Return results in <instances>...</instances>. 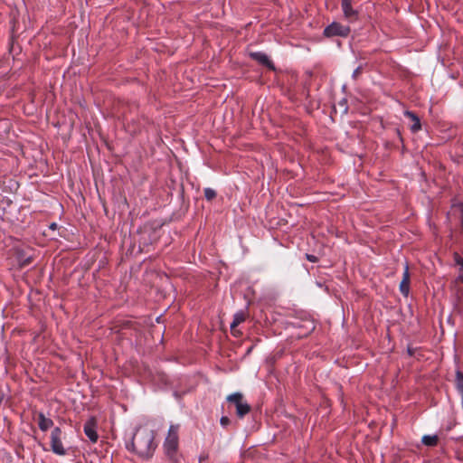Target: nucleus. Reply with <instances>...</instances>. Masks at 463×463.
Listing matches in <instances>:
<instances>
[{
  "label": "nucleus",
  "mask_w": 463,
  "mask_h": 463,
  "mask_svg": "<svg viewBox=\"0 0 463 463\" xmlns=\"http://www.w3.org/2000/svg\"><path fill=\"white\" fill-rule=\"evenodd\" d=\"M456 381L458 387L463 389V373L461 372H457Z\"/></svg>",
  "instance_id": "16"
},
{
  "label": "nucleus",
  "mask_w": 463,
  "mask_h": 463,
  "mask_svg": "<svg viewBox=\"0 0 463 463\" xmlns=\"http://www.w3.org/2000/svg\"><path fill=\"white\" fill-rule=\"evenodd\" d=\"M351 32V29L347 25H344L338 22H333L324 29L323 34L326 37H347Z\"/></svg>",
  "instance_id": "5"
},
{
  "label": "nucleus",
  "mask_w": 463,
  "mask_h": 463,
  "mask_svg": "<svg viewBox=\"0 0 463 463\" xmlns=\"http://www.w3.org/2000/svg\"><path fill=\"white\" fill-rule=\"evenodd\" d=\"M363 72V67L362 66H358L353 72L352 74V78L354 80H357L359 78V76L362 74Z\"/></svg>",
  "instance_id": "17"
},
{
  "label": "nucleus",
  "mask_w": 463,
  "mask_h": 463,
  "mask_svg": "<svg viewBox=\"0 0 463 463\" xmlns=\"http://www.w3.org/2000/svg\"><path fill=\"white\" fill-rule=\"evenodd\" d=\"M226 400L235 406L236 415L241 419L248 414L251 410L250 405L244 400V397L241 392L232 393L227 396Z\"/></svg>",
  "instance_id": "3"
},
{
  "label": "nucleus",
  "mask_w": 463,
  "mask_h": 463,
  "mask_svg": "<svg viewBox=\"0 0 463 463\" xmlns=\"http://www.w3.org/2000/svg\"><path fill=\"white\" fill-rule=\"evenodd\" d=\"M84 433L91 442H97L99 436L96 431V420L94 418H90L84 424Z\"/></svg>",
  "instance_id": "7"
},
{
  "label": "nucleus",
  "mask_w": 463,
  "mask_h": 463,
  "mask_svg": "<svg viewBox=\"0 0 463 463\" xmlns=\"http://www.w3.org/2000/svg\"><path fill=\"white\" fill-rule=\"evenodd\" d=\"M307 259L311 262H317L318 260L317 257L311 254H307Z\"/></svg>",
  "instance_id": "19"
},
{
  "label": "nucleus",
  "mask_w": 463,
  "mask_h": 463,
  "mask_svg": "<svg viewBox=\"0 0 463 463\" xmlns=\"http://www.w3.org/2000/svg\"><path fill=\"white\" fill-rule=\"evenodd\" d=\"M57 226H58V225H57V223L52 222V223L50 225V229H52V230H55V229L57 228Z\"/></svg>",
  "instance_id": "22"
},
{
  "label": "nucleus",
  "mask_w": 463,
  "mask_h": 463,
  "mask_svg": "<svg viewBox=\"0 0 463 463\" xmlns=\"http://www.w3.org/2000/svg\"><path fill=\"white\" fill-rule=\"evenodd\" d=\"M63 436L64 433L60 427L53 428L50 435L51 450L58 456H65L67 454V450L62 444Z\"/></svg>",
  "instance_id": "4"
},
{
  "label": "nucleus",
  "mask_w": 463,
  "mask_h": 463,
  "mask_svg": "<svg viewBox=\"0 0 463 463\" xmlns=\"http://www.w3.org/2000/svg\"><path fill=\"white\" fill-rule=\"evenodd\" d=\"M458 280L463 284V273L458 276Z\"/></svg>",
  "instance_id": "23"
},
{
  "label": "nucleus",
  "mask_w": 463,
  "mask_h": 463,
  "mask_svg": "<svg viewBox=\"0 0 463 463\" xmlns=\"http://www.w3.org/2000/svg\"><path fill=\"white\" fill-rule=\"evenodd\" d=\"M439 438L437 435H424L421 439V442L428 447H435L438 444Z\"/></svg>",
  "instance_id": "12"
},
{
  "label": "nucleus",
  "mask_w": 463,
  "mask_h": 463,
  "mask_svg": "<svg viewBox=\"0 0 463 463\" xmlns=\"http://www.w3.org/2000/svg\"><path fill=\"white\" fill-rule=\"evenodd\" d=\"M410 281H411V275L409 271V266L408 264L405 265L404 271L402 274V279L400 283V292L402 296L408 297L410 293Z\"/></svg>",
  "instance_id": "8"
},
{
  "label": "nucleus",
  "mask_w": 463,
  "mask_h": 463,
  "mask_svg": "<svg viewBox=\"0 0 463 463\" xmlns=\"http://www.w3.org/2000/svg\"><path fill=\"white\" fill-rule=\"evenodd\" d=\"M232 334L233 336H240L241 335V331L236 329V327L231 328Z\"/></svg>",
  "instance_id": "20"
},
{
  "label": "nucleus",
  "mask_w": 463,
  "mask_h": 463,
  "mask_svg": "<svg viewBox=\"0 0 463 463\" xmlns=\"http://www.w3.org/2000/svg\"><path fill=\"white\" fill-rule=\"evenodd\" d=\"M203 194L207 201H212L216 197V192L209 187L203 190Z\"/></svg>",
  "instance_id": "14"
},
{
  "label": "nucleus",
  "mask_w": 463,
  "mask_h": 463,
  "mask_svg": "<svg viewBox=\"0 0 463 463\" xmlns=\"http://www.w3.org/2000/svg\"><path fill=\"white\" fill-rule=\"evenodd\" d=\"M156 433L146 426H140L125 441L126 449L142 460L153 458L157 443Z\"/></svg>",
  "instance_id": "1"
},
{
  "label": "nucleus",
  "mask_w": 463,
  "mask_h": 463,
  "mask_svg": "<svg viewBox=\"0 0 463 463\" xmlns=\"http://www.w3.org/2000/svg\"><path fill=\"white\" fill-rule=\"evenodd\" d=\"M341 8L344 17L350 23L356 22L359 18V13L352 6V0H341Z\"/></svg>",
  "instance_id": "6"
},
{
  "label": "nucleus",
  "mask_w": 463,
  "mask_h": 463,
  "mask_svg": "<svg viewBox=\"0 0 463 463\" xmlns=\"http://www.w3.org/2000/svg\"><path fill=\"white\" fill-rule=\"evenodd\" d=\"M453 260L457 265L460 267V271H463V258L458 253L453 254Z\"/></svg>",
  "instance_id": "15"
},
{
  "label": "nucleus",
  "mask_w": 463,
  "mask_h": 463,
  "mask_svg": "<svg viewBox=\"0 0 463 463\" xmlns=\"http://www.w3.org/2000/svg\"><path fill=\"white\" fill-rule=\"evenodd\" d=\"M220 423L222 427L226 428L231 423V420L227 416H222L220 420Z\"/></svg>",
  "instance_id": "18"
},
{
  "label": "nucleus",
  "mask_w": 463,
  "mask_h": 463,
  "mask_svg": "<svg viewBox=\"0 0 463 463\" xmlns=\"http://www.w3.org/2000/svg\"><path fill=\"white\" fill-rule=\"evenodd\" d=\"M32 260H33L32 258L29 257V258L25 259L24 260H23V262L21 263V266L25 267V266L29 265L32 262Z\"/></svg>",
  "instance_id": "21"
},
{
  "label": "nucleus",
  "mask_w": 463,
  "mask_h": 463,
  "mask_svg": "<svg viewBox=\"0 0 463 463\" xmlns=\"http://www.w3.org/2000/svg\"><path fill=\"white\" fill-rule=\"evenodd\" d=\"M179 430L180 425L172 424L163 443L165 457L174 463L178 461Z\"/></svg>",
  "instance_id": "2"
},
{
  "label": "nucleus",
  "mask_w": 463,
  "mask_h": 463,
  "mask_svg": "<svg viewBox=\"0 0 463 463\" xmlns=\"http://www.w3.org/2000/svg\"><path fill=\"white\" fill-rule=\"evenodd\" d=\"M250 56L252 60L268 67L269 69H270V70L275 69L273 62L269 60V58L264 52H250Z\"/></svg>",
  "instance_id": "9"
},
{
  "label": "nucleus",
  "mask_w": 463,
  "mask_h": 463,
  "mask_svg": "<svg viewBox=\"0 0 463 463\" xmlns=\"http://www.w3.org/2000/svg\"><path fill=\"white\" fill-rule=\"evenodd\" d=\"M37 423H38L39 429L42 431H47L54 424L53 420L50 418L45 417L43 412H37Z\"/></svg>",
  "instance_id": "10"
},
{
  "label": "nucleus",
  "mask_w": 463,
  "mask_h": 463,
  "mask_svg": "<svg viewBox=\"0 0 463 463\" xmlns=\"http://www.w3.org/2000/svg\"><path fill=\"white\" fill-rule=\"evenodd\" d=\"M246 319V314L243 311L238 312L233 317V321L231 324V328L237 327L240 324Z\"/></svg>",
  "instance_id": "13"
},
{
  "label": "nucleus",
  "mask_w": 463,
  "mask_h": 463,
  "mask_svg": "<svg viewBox=\"0 0 463 463\" xmlns=\"http://www.w3.org/2000/svg\"><path fill=\"white\" fill-rule=\"evenodd\" d=\"M404 116L409 118L413 122V124L411 127V130L412 132L416 133L419 130H420L421 125H420V118H419V117L414 112L410 111V110H406L404 112Z\"/></svg>",
  "instance_id": "11"
}]
</instances>
